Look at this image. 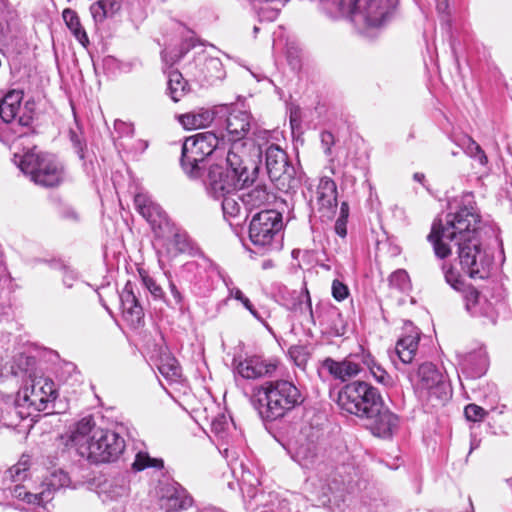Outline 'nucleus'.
<instances>
[{"label":"nucleus","instance_id":"48","mask_svg":"<svg viewBox=\"0 0 512 512\" xmlns=\"http://www.w3.org/2000/svg\"><path fill=\"white\" fill-rule=\"evenodd\" d=\"M90 12L95 22H103L108 17L102 0L94 2L90 7Z\"/></svg>","mask_w":512,"mask_h":512},{"label":"nucleus","instance_id":"56","mask_svg":"<svg viewBox=\"0 0 512 512\" xmlns=\"http://www.w3.org/2000/svg\"><path fill=\"white\" fill-rule=\"evenodd\" d=\"M78 279V274L71 270V269H65L64 275H63V284L67 288H72L75 281Z\"/></svg>","mask_w":512,"mask_h":512},{"label":"nucleus","instance_id":"53","mask_svg":"<svg viewBox=\"0 0 512 512\" xmlns=\"http://www.w3.org/2000/svg\"><path fill=\"white\" fill-rule=\"evenodd\" d=\"M184 53V51L164 50L162 60L168 65H173L183 57Z\"/></svg>","mask_w":512,"mask_h":512},{"label":"nucleus","instance_id":"54","mask_svg":"<svg viewBox=\"0 0 512 512\" xmlns=\"http://www.w3.org/2000/svg\"><path fill=\"white\" fill-rule=\"evenodd\" d=\"M114 129L120 136H131L134 132L132 124L123 122L121 120L115 121Z\"/></svg>","mask_w":512,"mask_h":512},{"label":"nucleus","instance_id":"10","mask_svg":"<svg viewBox=\"0 0 512 512\" xmlns=\"http://www.w3.org/2000/svg\"><path fill=\"white\" fill-rule=\"evenodd\" d=\"M57 397L54 382L43 376L30 380L17 395V405L33 411H44Z\"/></svg>","mask_w":512,"mask_h":512},{"label":"nucleus","instance_id":"44","mask_svg":"<svg viewBox=\"0 0 512 512\" xmlns=\"http://www.w3.org/2000/svg\"><path fill=\"white\" fill-rule=\"evenodd\" d=\"M464 414L468 421L477 422L483 420L487 413L482 407L476 404H469L465 407Z\"/></svg>","mask_w":512,"mask_h":512},{"label":"nucleus","instance_id":"14","mask_svg":"<svg viewBox=\"0 0 512 512\" xmlns=\"http://www.w3.org/2000/svg\"><path fill=\"white\" fill-rule=\"evenodd\" d=\"M218 124H225L227 136L229 141L234 143H242L248 152V141H242L250 129L251 116L247 111L240 110L233 105H220L218 106Z\"/></svg>","mask_w":512,"mask_h":512},{"label":"nucleus","instance_id":"30","mask_svg":"<svg viewBox=\"0 0 512 512\" xmlns=\"http://www.w3.org/2000/svg\"><path fill=\"white\" fill-rule=\"evenodd\" d=\"M273 195L267 191L266 186L257 185L247 192L239 195L241 203L246 209L259 208L269 202Z\"/></svg>","mask_w":512,"mask_h":512},{"label":"nucleus","instance_id":"34","mask_svg":"<svg viewBox=\"0 0 512 512\" xmlns=\"http://www.w3.org/2000/svg\"><path fill=\"white\" fill-rule=\"evenodd\" d=\"M457 145L471 158L477 160L481 165L488 162L485 152L480 145L468 135H464L457 140Z\"/></svg>","mask_w":512,"mask_h":512},{"label":"nucleus","instance_id":"45","mask_svg":"<svg viewBox=\"0 0 512 512\" xmlns=\"http://www.w3.org/2000/svg\"><path fill=\"white\" fill-rule=\"evenodd\" d=\"M228 427H229V420L223 414L218 415L217 417H215L212 420V423H211L212 432H214L216 435H218L220 437H224V434H225L226 430L228 429Z\"/></svg>","mask_w":512,"mask_h":512},{"label":"nucleus","instance_id":"52","mask_svg":"<svg viewBox=\"0 0 512 512\" xmlns=\"http://www.w3.org/2000/svg\"><path fill=\"white\" fill-rule=\"evenodd\" d=\"M479 292L474 288H469L465 294L466 309L472 311L479 300Z\"/></svg>","mask_w":512,"mask_h":512},{"label":"nucleus","instance_id":"25","mask_svg":"<svg viewBox=\"0 0 512 512\" xmlns=\"http://www.w3.org/2000/svg\"><path fill=\"white\" fill-rule=\"evenodd\" d=\"M408 334L402 336L396 343L395 351L399 359L405 363H411L418 349L420 332L412 323L406 324Z\"/></svg>","mask_w":512,"mask_h":512},{"label":"nucleus","instance_id":"32","mask_svg":"<svg viewBox=\"0 0 512 512\" xmlns=\"http://www.w3.org/2000/svg\"><path fill=\"white\" fill-rule=\"evenodd\" d=\"M62 17L73 36L83 47L86 48L89 45V38L80 23L77 13L74 10L67 8L62 12Z\"/></svg>","mask_w":512,"mask_h":512},{"label":"nucleus","instance_id":"4","mask_svg":"<svg viewBox=\"0 0 512 512\" xmlns=\"http://www.w3.org/2000/svg\"><path fill=\"white\" fill-rule=\"evenodd\" d=\"M304 401L300 389L289 380L267 381L253 395V404L266 421L284 417Z\"/></svg>","mask_w":512,"mask_h":512},{"label":"nucleus","instance_id":"31","mask_svg":"<svg viewBox=\"0 0 512 512\" xmlns=\"http://www.w3.org/2000/svg\"><path fill=\"white\" fill-rule=\"evenodd\" d=\"M361 362L363 366L367 367L377 382L384 386L392 385L393 380L391 376L376 362L370 352L366 351L364 348H361Z\"/></svg>","mask_w":512,"mask_h":512},{"label":"nucleus","instance_id":"33","mask_svg":"<svg viewBox=\"0 0 512 512\" xmlns=\"http://www.w3.org/2000/svg\"><path fill=\"white\" fill-rule=\"evenodd\" d=\"M159 372L170 381H178L181 377V367L177 359L170 353H163L158 362Z\"/></svg>","mask_w":512,"mask_h":512},{"label":"nucleus","instance_id":"57","mask_svg":"<svg viewBox=\"0 0 512 512\" xmlns=\"http://www.w3.org/2000/svg\"><path fill=\"white\" fill-rule=\"evenodd\" d=\"M347 218L339 217L335 223V232L340 237L344 238L347 235Z\"/></svg>","mask_w":512,"mask_h":512},{"label":"nucleus","instance_id":"60","mask_svg":"<svg viewBox=\"0 0 512 512\" xmlns=\"http://www.w3.org/2000/svg\"><path fill=\"white\" fill-rule=\"evenodd\" d=\"M25 494H31L30 492L25 491L24 487L15 485L12 490V495L18 499H22L27 502V497Z\"/></svg>","mask_w":512,"mask_h":512},{"label":"nucleus","instance_id":"13","mask_svg":"<svg viewBox=\"0 0 512 512\" xmlns=\"http://www.w3.org/2000/svg\"><path fill=\"white\" fill-rule=\"evenodd\" d=\"M320 430L310 424H304L295 441L290 446L292 458L301 467L313 468L318 460V440Z\"/></svg>","mask_w":512,"mask_h":512},{"label":"nucleus","instance_id":"9","mask_svg":"<svg viewBox=\"0 0 512 512\" xmlns=\"http://www.w3.org/2000/svg\"><path fill=\"white\" fill-rule=\"evenodd\" d=\"M282 214L273 209L256 213L249 225V239L260 253L281 248Z\"/></svg>","mask_w":512,"mask_h":512},{"label":"nucleus","instance_id":"17","mask_svg":"<svg viewBox=\"0 0 512 512\" xmlns=\"http://www.w3.org/2000/svg\"><path fill=\"white\" fill-rule=\"evenodd\" d=\"M279 361L275 358H264L259 355L247 356L239 361L237 373L249 380L272 376L278 368Z\"/></svg>","mask_w":512,"mask_h":512},{"label":"nucleus","instance_id":"29","mask_svg":"<svg viewBox=\"0 0 512 512\" xmlns=\"http://www.w3.org/2000/svg\"><path fill=\"white\" fill-rule=\"evenodd\" d=\"M281 133L277 130L256 129L253 132V139L250 141L255 146L254 156L260 158L266 149L272 145H278Z\"/></svg>","mask_w":512,"mask_h":512},{"label":"nucleus","instance_id":"23","mask_svg":"<svg viewBox=\"0 0 512 512\" xmlns=\"http://www.w3.org/2000/svg\"><path fill=\"white\" fill-rule=\"evenodd\" d=\"M134 203L137 211L150 223L153 229L161 228L167 222L165 212L148 194L137 193L134 197Z\"/></svg>","mask_w":512,"mask_h":512},{"label":"nucleus","instance_id":"36","mask_svg":"<svg viewBox=\"0 0 512 512\" xmlns=\"http://www.w3.org/2000/svg\"><path fill=\"white\" fill-rule=\"evenodd\" d=\"M223 216L227 221L241 218V201L234 193L221 196Z\"/></svg>","mask_w":512,"mask_h":512},{"label":"nucleus","instance_id":"6","mask_svg":"<svg viewBox=\"0 0 512 512\" xmlns=\"http://www.w3.org/2000/svg\"><path fill=\"white\" fill-rule=\"evenodd\" d=\"M226 143L223 133L213 131L198 133L186 138L182 144L181 167L190 178H198L202 174V163L215 150Z\"/></svg>","mask_w":512,"mask_h":512},{"label":"nucleus","instance_id":"63","mask_svg":"<svg viewBox=\"0 0 512 512\" xmlns=\"http://www.w3.org/2000/svg\"><path fill=\"white\" fill-rule=\"evenodd\" d=\"M207 66L214 68V69H220L221 68V62L218 59L212 58L208 60Z\"/></svg>","mask_w":512,"mask_h":512},{"label":"nucleus","instance_id":"2","mask_svg":"<svg viewBox=\"0 0 512 512\" xmlns=\"http://www.w3.org/2000/svg\"><path fill=\"white\" fill-rule=\"evenodd\" d=\"M69 440L81 457L94 463L115 461L125 449V440L119 433L96 428L91 416L82 418L74 425Z\"/></svg>","mask_w":512,"mask_h":512},{"label":"nucleus","instance_id":"1","mask_svg":"<svg viewBox=\"0 0 512 512\" xmlns=\"http://www.w3.org/2000/svg\"><path fill=\"white\" fill-rule=\"evenodd\" d=\"M479 224L480 215L471 197L466 196L462 207L446 215L445 224L433 223L428 239L441 259L451 254L449 243H454L462 269L471 278L484 279L489 275L493 257L480 239Z\"/></svg>","mask_w":512,"mask_h":512},{"label":"nucleus","instance_id":"21","mask_svg":"<svg viewBox=\"0 0 512 512\" xmlns=\"http://www.w3.org/2000/svg\"><path fill=\"white\" fill-rule=\"evenodd\" d=\"M120 302L123 319L131 327H138L143 322L144 311L135 295L131 282H127L120 293Z\"/></svg>","mask_w":512,"mask_h":512},{"label":"nucleus","instance_id":"19","mask_svg":"<svg viewBox=\"0 0 512 512\" xmlns=\"http://www.w3.org/2000/svg\"><path fill=\"white\" fill-rule=\"evenodd\" d=\"M318 211L322 217L332 218L337 209V186L329 177H322L314 196Z\"/></svg>","mask_w":512,"mask_h":512},{"label":"nucleus","instance_id":"27","mask_svg":"<svg viewBox=\"0 0 512 512\" xmlns=\"http://www.w3.org/2000/svg\"><path fill=\"white\" fill-rule=\"evenodd\" d=\"M218 106L214 109H199L179 116V121L185 129H200L210 125L213 121L218 123Z\"/></svg>","mask_w":512,"mask_h":512},{"label":"nucleus","instance_id":"26","mask_svg":"<svg viewBox=\"0 0 512 512\" xmlns=\"http://www.w3.org/2000/svg\"><path fill=\"white\" fill-rule=\"evenodd\" d=\"M462 371L469 378H479L486 373L488 367L487 353L479 348L465 354L461 360Z\"/></svg>","mask_w":512,"mask_h":512},{"label":"nucleus","instance_id":"59","mask_svg":"<svg viewBox=\"0 0 512 512\" xmlns=\"http://www.w3.org/2000/svg\"><path fill=\"white\" fill-rule=\"evenodd\" d=\"M358 168H360L358 161H354L351 164L349 162H346L344 164L343 175L347 177H354L353 170Z\"/></svg>","mask_w":512,"mask_h":512},{"label":"nucleus","instance_id":"35","mask_svg":"<svg viewBox=\"0 0 512 512\" xmlns=\"http://www.w3.org/2000/svg\"><path fill=\"white\" fill-rule=\"evenodd\" d=\"M187 83L182 74L173 70L168 75V93L174 102H178L184 96Z\"/></svg>","mask_w":512,"mask_h":512},{"label":"nucleus","instance_id":"16","mask_svg":"<svg viewBox=\"0 0 512 512\" xmlns=\"http://www.w3.org/2000/svg\"><path fill=\"white\" fill-rule=\"evenodd\" d=\"M160 507L165 512H180L193 506L189 492L178 483H166L160 488Z\"/></svg>","mask_w":512,"mask_h":512},{"label":"nucleus","instance_id":"12","mask_svg":"<svg viewBox=\"0 0 512 512\" xmlns=\"http://www.w3.org/2000/svg\"><path fill=\"white\" fill-rule=\"evenodd\" d=\"M265 164L268 176L280 190H288L295 181V168L289 163L286 152L279 145L266 149Z\"/></svg>","mask_w":512,"mask_h":512},{"label":"nucleus","instance_id":"28","mask_svg":"<svg viewBox=\"0 0 512 512\" xmlns=\"http://www.w3.org/2000/svg\"><path fill=\"white\" fill-rule=\"evenodd\" d=\"M337 476V473L332 469H329V472H321L319 475L318 484H315V489L322 503L330 502L331 494L344 489V480H339Z\"/></svg>","mask_w":512,"mask_h":512},{"label":"nucleus","instance_id":"64","mask_svg":"<svg viewBox=\"0 0 512 512\" xmlns=\"http://www.w3.org/2000/svg\"><path fill=\"white\" fill-rule=\"evenodd\" d=\"M348 213H349V207H348V204L346 202H343L341 204V208H340V216L339 217H344V218H348Z\"/></svg>","mask_w":512,"mask_h":512},{"label":"nucleus","instance_id":"41","mask_svg":"<svg viewBox=\"0 0 512 512\" xmlns=\"http://www.w3.org/2000/svg\"><path fill=\"white\" fill-rule=\"evenodd\" d=\"M389 285L402 292L409 290L410 279L408 273L402 269L396 270L389 277Z\"/></svg>","mask_w":512,"mask_h":512},{"label":"nucleus","instance_id":"61","mask_svg":"<svg viewBox=\"0 0 512 512\" xmlns=\"http://www.w3.org/2000/svg\"><path fill=\"white\" fill-rule=\"evenodd\" d=\"M245 295L239 288H231V292L228 294L229 298H233L240 301Z\"/></svg>","mask_w":512,"mask_h":512},{"label":"nucleus","instance_id":"7","mask_svg":"<svg viewBox=\"0 0 512 512\" xmlns=\"http://www.w3.org/2000/svg\"><path fill=\"white\" fill-rule=\"evenodd\" d=\"M18 156L15 155V159ZM16 164L35 184L43 187L58 186L63 180L64 169L54 155L32 149L19 156Z\"/></svg>","mask_w":512,"mask_h":512},{"label":"nucleus","instance_id":"58","mask_svg":"<svg viewBox=\"0 0 512 512\" xmlns=\"http://www.w3.org/2000/svg\"><path fill=\"white\" fill-rule=\"evenodd\" d=\"M301 113L299 108L292 109L290 112V124L291 127H297L300 125Z\"/></svg>","mask_w":512,"mask_h":512},{"label":"nucleus","instance_id":"8","mask_svg":"<svg viewBox=\"0 0 512 512\" xmlns=\"http://www.w3.org/2000/svg\"><path fill=\"white\" fill-rule=\"evenodd\" d=\"M382 401L378 389L365 381H353L344 385L337 397V404L342 410L361 419L378 411Z\"/></svg>","mask_w":512,"mask_h":512},{"label":"nucleus","instance_id":"40","mask_svg":"<svg viewBox=\"0 0 512 512\" xmlns=\"http://www.w3.org/2000/svg\"><path fill=\"white\" fill-rule=\"evenodd\" d=\"M442 271L446 282L455 290L461 291L464 287V281L461 275L454 269L450 264L444 263L442 265Z\"/></svg>","mask_w":512,"mask_h":512},{"label":"nucleus","instance_id":"3","mask_svg":"<svg viewBox=\"0 0 512 512\" xmlns=\"http://www.w3.org/2000/svg\"><path fill=\"white\" fill-rule=\"evenodd\" d=\"M249 154L242 143L230 146L226 156V167L212 165L204 179L207 193L214 198L234 193L250 180L248 171Z\"/></svg>","mask_w":512,"mask_h":512},{"label":"nucleus","instance_id":"39","mask_svg":"<svg viewBox=\"0 0 512 512\" xmlns=\"http://www.w3.org/2000/svg\"><path fill=\"white\" fill-rule=\"evenodd\" d=\"M148 467L162 468L163 461L161 459L151 458L146 452H138L132 463L134 471H142Z\"/></svg>","mask_w":512,"mask_h":512},{"label":"nucleus","instance_id":"38","mask_svg":"<svg viewBox=\"0 0 512 512\" xmlns=\"http://www.w3.org/2000/svg\"><path fill=\"white\" fill-rule=\"evenodd\" d=\"M139 276L142 282V285L150 292L152 297L155 300L165 301V293L160 284L149 275V273L144 269H139Z\"/></svg>","mask_w":512,"mask_h":512},{"label":"nucleus","instance_id":"37","mask_svg":"<svg viewBox=\"0 0 512 512\" xmlns=\"http://www.w3.org/2000/svg\"><path fill=\"white\" fill-rule=\"evenodd\" d=\"M29 467L30 457L22 455L19 461L6 471L5 478L12 482L24 481L28 476Z\"/></svg>","mask_w":512,"mask_h":512},{"label":"nucleus","instance_id":"20","mask_svg":"<svg viewBox=\"0 0 512 512\" xmlns=\"http://www.w3.org/2000/svg\"><path fill=\"white\" fill-rule=\"evenodd\" d=\"M372 433L378 437H391L399 427V418L396 414L384 407L383 401L378 411L365 418Z\"/></svg>","mask_w":512,"mask_h":512},{"label":"nucleus","instance_id":"11","mask_svg":"<svg viewBox=\"0 0 512 512\" xmlns=\"http://www.w3.org/2000/svg\"><path fill=\"white\" fill-rule=\"evenodd\" d=\"M416 392L420 398L445 401L449 397V386L442 373L432 363H423L417 371Z\"/></svg>","mask_w":512,"mask_h":512},{"label":"nucleus","instance_id":"22","mask_svg":"<svg viewBox=\"0 0 512 512\" xmlns=\"http://www.w3.org/2000/svg\"><path fill=\"white\" fill-rule=\"evenodd\" d=\"M362 347L359 348L361 350ZM361 351L350 354L343 361H335L327 358L323 367L335 378L342 381L358 375L362 370Z\"/></svg>","mask_w":512,"mask_h":512},{"label":"nucleus","instance_id":"46","mask_svg":"<svg viewBox=\"0 0 512 512\" xmlns=\"http://www.w3.org/2000/svg\"><path fill=\"white\" fill-rule=\"evenodd\" d=\"M331 290L333 298L339 302L345 300L349 296V289L347 285L338 279L333 280Z\"/></svg>","mask_w":512,"mask_h":512},{"label":"nucleus","instance_id":"42","mask_svg":"<svg viewBox=\"0 0 512 512\" xmlns=\"http://www.w3.org/2000/svg\"><path fill=\"white\" fill-rule=\"evenodd\" d=\"M107 493L111 499L117 500L128 495L129 486L124 479H119L110 485Z\"/></svg>","mask_w":512,"mask_h":512},{"label":"nucleus","instance_id":"18","mask_svg":"<svg viewBox=\"0 0 512 512\" xmlns=\"http://www.w3.org/2000/svg\"><path fill=\"white\" fill-rule=\"evenodd\" d=\"M70 483L68 474L62 469H53L42 482V490L36 494H25L27 503L44 505L53 498V493Z\"/></svg>","mask_w":512,"mask_h":512},{"label":"nucleus","instance_id":"15","mask_svg":"<svg viewBox=\"0 0 512 512\" xmlns=\"http://www.w3.org/2000/svg\"><path fill=\"white\" fill-rule=\"evenodd\" d=\"M22 99V91L11 90L0 100V118L4 122L16 121L22 127H28L31 124L34 115V103L27 101L22 106Z\"/></svg>","mask_w":512,"mask_h":512},{"label":"nucleus","instance_id":"49","mask_svg":"<svg viewBox=\"0 0 512 512\" xmlns=\"http://www.w3.org/2000/svg\"><path fill=\"white\" fill-rule=\"evenodd\" d=\"M241 476L239 478L240 488L243 490L244 486L255 487L258 484V479L251 474L249 470H246L243 464H240Z\"/></svg>","mask_w":512,"mask_h":512},{"label":"nucleus","instance_id":"43","mask_svg":"<svg viewBox=\"0 0 512 512\" xmlns=\"http://www.w3.org/2000/svg\"><path fill=\"white\" fill-rule=\"evenodd\" d=\"M292 361L301 369H304L308 362V353L303 346H292L288 350Z\"/></svg>","mask_w":512,"mask_h":512},{"label":"nucleus","instance_id":"55","mask_svg":"<svg viewBox=\"0 0 512 512\" xmlns=\"http://www.w3.org/2000/svg\"><path fill=\"white\" fill-rule=\"evenodd\" d=\"M106 13L109 16H113L118 13L122 8L121 0H102Z\"/></svg>","mask_w":512,"mask_h":512},{"label":"nucleus","instance_id":"47","mask_svg":"<svg viewBox=\"0 0 512 512\" xmlns=\"http://www.w3.org/2000/svg\"><path fill=\"white\" fill-rule=\"evenodd\" d=\"M169 289L173 300L165 299L164 302L167 304V306L171 308L181 307L183 303V296L181 292L178 290L177 286L172 281H169Z\"/></svg>","mask_w":512,"mask_h":512},{"label":"nucleus","instance_id":"24","mask_svg":"<svg viewBox=\"0 0 512 512\" xmlns=\"http://www.w3.org/2000/svg\"><path fill=\"white\" fill-rule=\"evenodd\" d=\"M322 332L329 336H342L346 331V321L334 306L323 307L316 311Z\"/></svg>","mask_w":512,"mask_h":512},{"label":"nucleus","instance_id":"62","mask_svg":"<svg viewBox=\"0 0 512 512\" xmlns=\"http://www.w3.org/2000/svg\"><path fill=\"white\" fill-rule=\"evenodd\" d=\"M222 280H223V283H224V285L226 286V288L228 290V294L231 292V288H237L234 285L233 280L229 276H223Z\"/></svg>","mask_w":512,"mask_h":512},{"label":"nucleus","instance_id":"51","mask_svg":"<svg viewBox=\"0 0 512 512\" xmlns=\"http://www.w3.org/2000/svg\"><path fill=\"white\" fill-rule=\"evenodd\" d=\"M250 313L251 315L257 319L259 322H261L269 331H271V328L269 327V325L264 321L263 317L259 314V312L255 309V307L253 306V304L251 303V301L249 300L248 297L244 296L240 301H239Z\"/></svg>","mask_w":512,"mask_h":512},{"label":"nucleus","instance_id":"5","mask_svg":"<svg viewBox=\"0 0 512 512\" xmlns=\"http://www.w3.org/2000/svg\"><path fill=\"white\" fill-rule=\"evenodd\" d=\"M398 0H367L360 10H355L357 0H320L321 9L331 18L350 17L359 32L380 27Z\"/></svg>","mask_w":512,"mask_h":512},{"label":"nucleus","instance_id":"50","mask_svg":"<svg viewBox=\"0 0 512 512\" xmlns=\"http://www.w3.org/2000/svg\"><path fill=\"white\" fill-rule=\"evenodd\" d=\"M321 145L324 153L329 156L332 153V146L335 143L334 135L329 131H323L320 135Z\"/></svg>","mask_w":512,"mask_h":512}]
</instances>
